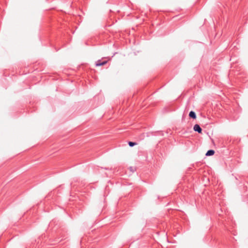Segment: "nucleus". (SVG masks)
Instances as JSON below:
<instances>
[{"label": "nucleus", "mask_w": 248, "mask_h": 248, "mask_svg": "<svg viewBox=\"0 0 248 248\" xmlns=\"http://www.w3.org/2000/svg\"><path fill=\"white\" fill-rule=\"evenodd\" d=\"M193 129L195 131L198 132L199 133H202V129L200 127V126L198 124H196L194 126Z\"/></svg>", "instance_id": "obj_1"}, {"label": "nucleus", "mask_w": 248, "mask_h": 248, "mask_svg": "<svg viewBox=\"0 0 248 248\" xmlns=\"http://www.w3.org/2000/svg\"><path fill=\"white\" fill-rule=\"evenodd\" d=\"M129 170L132 172H134L135 171H136V169L133 167H130L129 168Z\"/></svg>", "instance_id": "obj_6"}, {"label": "nucleus", "mask_w": 248, "mask_h": 248, "mask_svg": "<svg viewBox=\"0 0 248 248\" xmlns=\"http://www.w3.org/2000/svg\"><path fill=\"white\" fill-rule=\"evenodd\" d=\"M214 154H215V151H214V150H208V151L206 152V153L205 155H206V156H211V155H214Z\"/></svg>", "instance_id": "obj_4"}, {"label": "nucleus", "mask_w": 248, "mask_h": 248, "mask_svg": "<svg viewBox=\"0 0 248 248\" xmlns=\"http://www.w3.org/2000/svg\"><path fill=\"white\" fill-rule=\"evenodd\" d=\"M189 116L193 119H195L196 118V114L193 111H190L189 113Z\"/></svg>", "instance_id": "obj_3"}, {"label": "nucleus", "mask_w": 248, "mask_h": 248, "mask_svg": "<svg viewBox=\"0 0 248 248\" xmlns=\"http://www.w3.org/2000/svg\"><path fill=\"white\" fill-rule=\"evenodd\" d=\"M107 62V61H101V60H98L96 62L95 65L96 66H102L106 64Z\"/></svg>", "instance_id": "obj_2"}, {"label": "nucleus", "mask_w": 248, "mask_h": 248, "mask_svg": "<svg viewBox=\"0 0 248 248\" xmlns=\"http://www.w3.org/2000/svg\"><path fill=\"white\" fill-rule=\"evenodd\" d=\"M137 143L136 142H132V141H129L128 142V145L130 147H133V146L137 145Z\"/></svg>", "instance_id": "obj_5"}]
</instances>
